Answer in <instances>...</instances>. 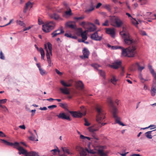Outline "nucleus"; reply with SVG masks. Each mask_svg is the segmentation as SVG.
Listing matches in <instances>:
<instances>
[{"label": "nucleus", "instance_id": "obj_1", "mask_svg": "<svg viewBox=\"0 0 156 156\" xmlns=\"http://www.w3.org/2000/svg\"><path fill=\"white\" fill-rule=\"evenodd\" d=\"M107 101L110 108V110L112 113L113 116L115 119V123H118L120 125L122 126H125V125L120 121V118L118 117L117 115V114L118 112V110L114 105L111 98H108Z\"/></svg>", "mask_w": 156, "mask_h": 156}, {"label": "nucleus", "instance_id": "obj_2", "mask_svg": "<svg viewBox=\"0 0 156 156\" xmlns=\"http://www.w3.org/2000/svg\"><path fill=\"white\" fill-rule=\"evenodd\" d=\"M44 46L47 52L46 55L47 62L48 63V66L51 67V62L50 56H52V45L50 43L48 42L47 45L46 44H44Z\"/></svg>", "mask_w": 156, "mask_h": 156}, {"label": "nucleus", "instance_id": "obj_3", "mask_svg": "<svg viewBox=\"0 0 156 156\" xmlns=\"http://www.w3.org/2000/svg\"><path fill=\"white\" fill-rule=\"evenodd\" d=\"M73 82V81L72 80H70L68 83L65 82L62 80L60 81L61 83L64 87V88L62 87L59 88V90L62 93L66 95L69 94V92L67 87H71L72 86Z\"/></svg>", "mask_w": 156, "mask_h": 156}, {"label": "nucleus", "instance_id": "obj_4", "mask_svg": "<svg viewBox=\"0 0 156 156\" xmlns=\"http://www.w3.org/2000/svg\"><path fill=\"white\" fill-rule=\"evenodd\" d=\"M97 112L96 121L99 123H101V122L105 118V113L103 112L101 107L97 106L96 108Z\"/></svg>", "mask_w": 156, "mask_h": 156}, {"label": "nucleus", "instance_id": "obj_5", "mask_svg": "<svg viewBox=\"0 0 156 156\" xmlns=\"http://www.w3.org/2000/svg\"><path fill=\"white\" fill-rule=\"evenodd\" d=\"M55 26V23L52 21H50L45 24L43 25L42 29L44 32L47 33L53 29Z\"/></svg>", "mask_w": 156, "mask_h": 156}, {"label": "nucleus", "instance_id": "obj_6", "mask_svg": "<svg viewBox=\"0 0 156 156\" xmlns=\"http://www.w3.org/2000/svg\"><path fill=\"white\" fill-rule=\"evenodd\" d=\"M122 37L123 38L125 44L130 45L132 44H135V41L131 37L129 33H123L122 34Z\"/></svg>", "mask_w": 156, "mask_h": 156}, {"label": "nucleus", "instance_id": "obj_7", "mask_svg": "<svg viewBox=\"0 0 156 156\" xmlns=\"http://www.w3.org/2000/svg\"><path fill=\"white\" fill-rule=\"evenodd\" d=\"M127 49L129 52L128 57H134L137 54L136 46L135 45H133L132 46L127 48Z\"/></svg>", "mask_w": 156, "mask_h": 156}, {"label": "nucleus", "instance_id": "obj_8", "mask_svg": "<svg viewBox=\"0 0 156 156\" xmlns=\"http://www.w3.org/2000/svg\"><path fill=\"white\" fill-rule=\"evenodd\" d=\"M111 20L112 21H114L116 27H120L123 24V22L118 17L113 16L111 18Z\"/></svg>", "mask_w": 156, "mask_h": 156}, {"label": "nucleus", "instance_id": "obj_9", "mask_svg": "<svg viewBox=\"0 0 156 156\" xmlns=\"http://www.w3.org/2000/svg\"><path fill=\"white\" fill-rule=\"evenodd\" d=\"M65 27H69L73 29H75L76 28V22L74 21H69L65 23Z\"/></svg>", "mask_w": 156, "mask_h": 156}, {"label": "nucleus", "instance_id": "obj_10", "mask_svg": "<svg viewBox=\"0 0 156 156\" xmlns=\"http://www.w3.org/2000/svg\"><path fill=\"white\" fill-rule=\"evenodd\" d=\"M68 112L74 118H80L83 115V113L80 111H72L68 110Z\"/></svg>", "mask_w": 156, "mask_h": 156}, {"label": "nucleus", "instance_id": "obj_11", "mask_svg": "<svg viewBox=\"0 0 156 156\" xmlns=\"http://www.w3.org/2000/svg\"><path fill=\"white\" fill-rule=\"evenodd\" d=\"M83 55L80 56V57L82 59L84 58H88L90 54V52L86 48H83L82 51Z\"/></svg>", "mask_w": 156, "mask_h": 156}, {"label": "nucleus", "instance_id": "obj_12", "mask_svg": "<svg viewBox=\"0 0 156 156\" xmlns=\"http://www.w3.org/2000/svg\"><path fill=\"white\" fill-rule=\"evenodd\" d=\"M91 38L95 41H100L102 39V36H99L98 31H96L91 35Z\"/></svg>", "mask_w": 156, "mask_h": 156}, {"label": "nucleus", "instance_id": "obj_13", "mask_svg": "<svg viewBox=\"0 0 156 156\" xmlns=\"http://www.w3.org/2000/svg\"><path fill=\"white\" fill-rule=\"evenodd\" d=\"M57 116L59 119H66L69 121L71 120V119L69 117L67 116L65 113L64 112L60 113L58 115H57Z\"/></svg>", "mask_w": 156, "mask_h": 156}, {"label": "nucleus", "instance_id": "obj_14", "mask_svg": "<svg viewBox=\"0 0 156 156\" xmlns=\"http://www.w3.org/2000/svg\"><path fill=\"white\" fill-rule=\"evenodd\" d=\"M121 62L120 61H115L112 64L110 65L109 66L114 69H117L121 65Z\"/></svg>", "mask_w": 156, "mask_h": 156}, {"label": "nucleus", "instance_id": "obj_15", "mask_svg": "<svg viewBox=\"0 0 156 156\" xmlns=\"http://www.w3.org/2000/svg\"><path fill=\"white\" fill-rule=\"evenodd\" d=\"M79 30L81 33V36L83 39L82 40V42H84V41L87 39L86 31H85L83 32L81 28H79Z\"/></svg>", "mask_w": 156, "mask_h": 156}, {"label": "nucleus", "instance_id": "obj_16", "mask_svg": "<svg viewBox=\"0 0 156 156\" xmlns=\"http://www.w3.org/2000/svg\"><path fill=\"white\" fill-rule=\"evenodd\" d=\"M37 66L39 69L40 74L42 76L44 75H46L47 74V72L43 69H42L39 63H37L36 64Z\"/></svg>", "mask_w": 156, "mask_h": 156}, {"label": "nucleus", "instance_id": "obj_17", "mask_svg": "<svg viewBox=\"0 0 156 156\" xmlns=\"http://www.w3.org/2000/svg\"><path fill=\"white\" fill-rule=\"evenodd\" d=\"M148 67L151 73L152 74L154 78L156 80V73L154 69L152 68V66L149 64L148 65Z\"/></svg>", "mask_w": 156, "mask_h": 156}, {"label": "nucleus", "instance_id": "obj_18", "mask_svg": "<svg viewBox=\"0 0 156 156\" xmlns=\"http://www.w3.org/2000/svg\"><path fill=\"white\" fill-rule=\"evenodd\" d=\"M106 31L107 33L110 34L112 37H114L115 35V31L113 29L106 28Z\"/></svg>", "mask_w": 156, "mask_h": 156}, {"label": "nucleus", "instance_id": "obj_19", "mask_svg": "<svg viewBox=\"0 0 156 156\" xmlns=\"http://www.w3.org/2000/svg\"><path fill=\"white\" fill-rule=\"evenodd\" d=\"M151 96L152 97L154 96L156 94V86L154 87L152 86L151 87Z\"/></svg>", "mask_w": 156, "mask_h": 156}, {"label": "nucleus", "instance_id": "obj_20", "mask_svg": "<svg viewBox=\"0 0 156 156\" xmlns=\"http://www.w3.org/2000/svg\"><path fill=\"white\" fill-rule=\"evenodd\" d=\"M0 140L2 141V142L3 143V144H5L9 146H14V145H15V143H12L11 142H9L7 140H4V139H0Z\"/></svg>", "mask_w": 156, "mask_h": 156}, {"label": "nucleus", "instance_id": "obj_21", "mask_svg": "<svg viewBox=\"0 0 156 156\" xmlns=\"http://www.w3.org/2000/svg\"><path fill=\"white\" fill-rule=\"evenodd\" d=\"M121 54L122 56L128 57L129 52H128L127 48H123Z\"/></svg>", "mask_w": 156, "mask_h": 156}, {"label": "nucleus", "instance_id": "obj_22", "mask_svg": "<svg viewBox=\"0 0 156 156\" xmlns=\"http://www.w3.org/2000/svg\"><path fill=\"white\" fill-rule=\"evenodd\" d=\"M135 65L137 68L138 70L139 71H140V72H141L145 68L144 65L141 66L140 63L138 62H136V63H135Z\"/></svg>", "mask_w": 156, "mask_h": 156}, {"label": "nucleus", "instance_id": "obj_23", "mask_svg": "<svg viewBox=\"0 0 156 156\" xmlns=\"http://www.w3.org/2000/svg\"><path fill=\"white\" fill-rule=\"evenodd\" d=\"M154 131V130L147 131L145 133V135L147 138L151 139L152 137V136L151 135V133L152 132Z\"/></svg>", "mask_w": 156, "mask_h": 156}, {"label": "nucleus", "instance_id": "obj_24", "mask_svg": "<svg viewBox=\"0 0 156 156\" xmlns=\"http://www.w3.org/2000/svg\"><path fill=\"white\" fill-rule=\"evenodd\" d=\"M94 9V7L93 5V3L92 2H91L90 9H86L85 11V12L87 13H88L93 10Z\"/></svg>", "mask_w": 156, "mask_h": 156}, {"label": "nucleus", "instance_id": "obj_25", "mask_svg": "<svg viewBox=\"0 0 156 156\" xmlns=\"http://www.w3.org/2000/svg\"><path fill=\"white\" fill-rule=\"evenodd\" d=\"M90 24L92 26V27H90L88 28V30L90 32L94 31L96 29V27L93 23H90Z\"/></svg>", "mask_w": 156, "mask_h": 156}, {"label": "nucleus", "instance_id": "obj_26", "mask_svg": "<svg viewBox=\"0 0 156 156\" xmlns=\"http://www.w3.org/2000/svg\"><path fill=\"white\" fill-rule=\"evenodd\" d=\"M88 129L90 132L94 133V132L98 131L99 128H95L93 126H90L88 127Z\"/></svg>", "mask_w": 156, "mask_h": 156}, {"label": "nucleus", "instance_id": "obj_27", "mask_svg": "<svg viewBox=\"0 0 156 156\" xmlns=\"http://www.w3.org/2000/svg\"><path fill=\"white\" fill-rule=\"evenodd\" d=\"M98 154L100 156H107V153L104 152L102 150L98 149Z\"/></svg>", "mask_w": 156, "mask_h": 156}, {"label": "nucleus", "instance_id": "obj_28", "mask_svg": "<svg viewBox=\"0 0 156 156\" xmlns=\"http://www.w3.org/2000/svg\"><path fill=\"white\" fill-rule=\"evenodd\" d=\"M50 17L51 18L55 20L58 19L59 18V16L56 13H54L50 15Z\"/></svg>", "mask_w": 156, "mask_h": 156}, {"label": "nucleus", "instance_id": "obj_29", "mask_svg": "<svg viewBox=\"0 0 156 156\" xmlns=\"http://www.w3.org/2000/svg\"><path fill=\"white\" fill-rule=\"evenodd\" d=\"M60 30L59 29H58L55 31L51 33V35L52 37H54L57 35H59V33H57V32Z\"/></svg>", "mask_w": 156, "mask_h": 156}, {"label": "nucleus", "instance_id": "obj_30", "mask_svg": "<svg viewBox=\"0 0 156 156\" xmlns=\"http://www.w3.org/2000/svg\"><path fill=\"white\" fill-rule=\"evenodd\" d=\"M39 51L40 52L41 54V59H44L45 56V52L44 51L42 48H40L39 49Z\"/></svg>", "mask_w": 156, "mask_h": 156}, {"label": "nucleus", "instance_id": "obj_31", "mask_svg": "<svg viewBox=\"0 0 156 156\" xmlns=\"http://www.w3.org/2000/svg\"><path fill=\"white\" fill-rule=\"evenodd\" d=\"M76 84L81 89H83L84 88V85L82 81H79L77 82Z\"/></svg>", "mask_w": 156, "mask_h": 156}, {"label": "nucleus", "instance_id": "obj_32", "mask_svg": "<svg viewBox=\"0 0 156 156\" xmlns=\"http://www.w3.org/2000/svg\"><path fill=\"white\" fill-rule=\"evenodd\" d=\"M62 150L63 151V152L64 153H66L67 154H71V153H70L69 151V149L66 147H62Z\"/></svg>", "mask_w": 156, "mask_h": 156}, {"label": "nucleus", "instance_id": "obj_33", "mask_svg": "<svg viewBox=\"0 0 156 156\" xmlns=\"http://www.w3.org/2000/svg\"><path fill=\"white\" fill-rule=\"evenodd\" d=\"M103 7L106 9L108 11L110 12L111 11V6L109 4H105L103 5Z\"/></svg>", "mask_w": 156, "mask_h": 156}, {"label": "nucleus", "instance_id": "obj_34", "mask_svg": "<svg viewBox=\"0 0 156 156\" xmlns=\"http://www.w3.org/2000/svg\"><path fill=\"white\" fill-rule=\"evenodd\" d=\"M51 151L53 155H55L57 152H59V151L58 148L57 147V149L52 150Z\"/></svg>", "mask_w": 156, "mask_h": 156}, {"label": "nucleus", "instance_id": "obj_35", "mask_svg": "<svg viewBox=\"0 0 156 156\" xmlns=\"http://www.w3.org/2000/svg\"><path fill=\"white\" fill-rule=\"evenodd\" d=\"M25 7L27 8L29 7L31 8L33 7V4L31 2L29 1L26 4Z\"/></svg>", "mask_w": 156, "mask_h": 156}, {"label": "nucleus", "instance_id": "obj_36", "mask_svg": "<svg viewBox=\"0 0 156 156\" xmlns=\"http://www.w3.org/2000/svg\"><path fill=\"white\" fill-rule=\"evenodd\" d=\"M31 135V136L29 137V139L30 140L32 141H34L35 140V136L33 134V133L30 132H29Z\"/></svg>", "mask_w": 156, "mask_h": 156}, {"label": "nucleus", "instance_id": "obj_37", "mask_svg": "<svg viewBox=\"0 0 156 156\" xmlns=\"http://www.w3.org/2000/svg\"><path fill=\"white\" fill-rule=\"evenodd\" d=\"M85 18V16H83L80 17H74L73 18V19L75 20H82L84 19Z\"/></svg>", "mask_w": 156, "mask_h": 156}, {"label": "nucleus", "instance_id": "obj_38", "mask_svg": "<svg viewBox=\"0 0 156 156\" xmlns=\"http://www.w3.org/2000/svg\"><path fill=\"white\" fill-rule=\"evenodd\" d=\"M91 65L92 66L97 69H98V68L100 66H99L97 64H91Z\"/></svg>", "mask_w": 156, "mask_h": 156}, {"label": "nucleus", "instance_id": "obj_39", "mask_svg": "<svg viewBox=\"0 0 156 156\" xmlns=\"http://www.w3.org/2000/svg\"><path fill=\"white\" fill-rule=\"evenodd\" d=\"M116 81L117 80L114 77H113V78L111 79V82L114 84H116Z\"/></svg>", "mask_w": 156, "mask_h": 156}, {"label": "nucleus", "instance_id": "obj_40", "mask_svg": "<svg viewBox=\"0 0 156 156\" xmlns=\"http://www.w3.org/2000/svg\"><path fill=\"white\" fill-rule=\"evenodd\" d=\"M16 23L18 24L19 25L21 26H23L24 24V23L23 21L19 20H17L16 21Z\"/></svg>", "mask_w": 156, "mask_h": 156}, {"label": "nucleus", "instance_id": "obj_41", "mask_svg": "<svg viewBox=\"0 0 156 156\" xmlns=\"http://www.w3.org/2000/svg\"><path fill=\"white\" fill-rule=\"evenodd\" d=\"M86 150L88 153H90V154H94L95 153L94 151L93 150L90 149H88L87 148H86Z\"/></svg>", "mask_w": 156, "mask_h": 156}, {"label": "nucleus", "instance_id": "obj_42", "mask_svg": "<svg viewBox=\"0 0 156 156\" xmlns=\"http://www.w3.org/2000/svg\"><path fill=\"white\" fill-rule=\"evenodd\" d=\"M0 58L1 59L4 60L5 59V57L4 56V54H3L2 51H1L0 53Z\"/></svg>", "mask_w": 156, "mask_h": 156}, {"label": "nucleus", "instance_id": "obj_43", "mask_svg": "<svg viewBox=\"0 0 156 156\" xmlns=\"http://www.w3.org/2000/svg\"><path fill=\"white\" fill-rule=\"evenodd\" d=\"M98 73L102 76H105V73L101 70H98Z\"/></svg>", "mask_w": 156, "mask_h": 156}, {"label": "nucleus", "instance_id": "obj_44", "mask_svg": "<svg viewBox=\"0 0 156 156\" xmlns=\"http://www.w3.org/2000/svg\"><path fill=\"white\" fill-rule=\"evenodd\" d=\"M65 12L66 14L67 15H71L72 14L71 10L70 9H69V11H66Z\"/></svg>", "mask_w": 156, "mask_h": 156}, {"label": "nucleus", "instance_id": "obj_45", "mask_svg": "<svg viewBox=\"0 0 156 156\" xmlns=\"http://www.w3.org/2000/svg\"><path fill=\"white\" fill-rule=\"evenodd\" d=\"M7 100L6 99L0 100V104H4L5 103Z\"/></svg>", "mask_w": 156, "mask_h": 156}, {"label": "nucleus", "instance_id": "obj_46", "mask_svg": "<svg viewBox=\"0 0 156 156\" xmlns=\"http://www.w3.org/2000/svg\"><path fill=\"white\" fill-rule=\"evenodd\" d=\"M57 107V105H52L50 106H49L48 107V108L50 109H52L54 108H56Z\"/></svg>", "mask_w": 156, "mask_h": 156}, {"label": "nucleus", "instance_id": "obj_47", "mask_svg": "<svg viewBox=\"0 0 156 156\" xmlns=\"http://www.w3.org/2000/svg\"><path fill=\"white\" fill-rule=\"evenodd\" d=\"M108 23V21L107 20L105 21L104 23L102 24V25L103 26H108L109 25Z\"/></svg>", "mask_w": 156, "mask_h": 156}, {"label": "nucleus", "instance_id": "obj_48", "mask_svg": "<svg viewBox=\"0 0 156 156\" xmlns=\"http://www.w3.org/2000/svg\"><path fill=\"white\" fill-rule=\"evenodd\" d=\"M139 78L141 80V82H142V81L144 80V79L143 78L142 75L141 73H139Z\"/></svg>", "mask_w": 156, "mask_h": 156}, {"label": "nucleus", "instance_id": "obj_49", "mask_svg": "<svg viewBox=\"0 0 156 156\" xmlns=\"http://www.w3.org/2000/svg\"><path fill=\"white\" fill-rule=\"evenodd\" d=\"M140 34L142 35H147V34L146 32L144 31L141 30L140 32Z\"/></svg>", "mask_w": 156, "mask_h": 156}, {"label": "nucleus", "instance_id": "obj_50", "mask_svg": "<svg viewBox=\"0 0 156 156\" xmlns=\"http://www.w3.org/2000/svg\"><path fill=\"white\" fill-rule=\"evenodd\" d=\"M133 20L132 21V23L135 25H137L139 24L138 22L134 19H133Z\"/></svg>", "mask_w": 156, "mask_h": 156}, {"label": "nucleus", "instance_id": "obj_51", "mask_svg": "<svg viewBox=\"0 0 156 156\" xmlns=\"http://www.w3.org/2000/svg\"><path fill=\"white\" fill-rule=\"evenodd\" d=\"M55 71L56 73L58 74L60 76H61L62 75V73L61 72H60L57 69H55Z\"/></svg>", "mask_w": 156, "mask_h": 156}, {"label": "nucleus", "instance_id": "obj_52", "mask_svg": "<svg viewBox=\"0 0 156 156\" xmlns=\"http://www.w3.org/2000/svg\"><path fill=\"white\" fill-rule=\"evenodd\" d=\"M65 36L71 38L72 34H68L67 33H66L65 34Z\"/></svg>", "mask_w": 156, "mask_h": 156}, {"label": "nucleus", "instance_id": "obj_53", "mask_svg": "<svg viewBox=\"0 0 156 156\" xmlns=\"http://www.w3.org/2000/svg\"><path fill=\"white\" fill-rule=\"evenodd\" d=\"M85 123L84 124V125L87 126H88L90 125V123L88 122L87 121V120L86 119H85Z\"/></svg>", "mask_w": 156, "mask_h": 156}, {"label": "nucleus", "instance_id": "obj_54", "mask_svg": "<svg viewBox=\"0 0 156 156\" xmlns=\"http://www.w3.org/2000/svg\"><path fill=\"white\" fill-rule=\"evenodd\" d=\"M59 29L60 30L59 31H60V32H57V33H59L60 35L62 34L64 32V30L62 29V28H60Z\"/></svg>", "mask_w": 156, "mask_h": 156}, {"label": "nucleus", "instance_id": "obj_55", "mask_svg": "<svg viewBox=\"0 0 156 156\" xmlns=\"http://www.w3.org/2000/svg\"><path fill=\"white\" fill-rule=\"evenodd\" d=\"M0 136L4 137L6 136V135L2 132L0 131Z\"/></svg>", "mask_w": 156, "mask_h": 156}, {"label": "nucleus", "instance_id": "obj_56", "mask_svg": "<svg viewBox=\"0 0 156 156\" xmlns=\"http://www.w3.org/2000/svg\"><path fill=\"white\" fill-rule=\"evenodd\" d=\"M122 72L121 73V75L122 76H123L124 75V68L123 67H122Z\"/></svg>", "mask_w": 156, "mask_h": 156}, {"label": "nucleus", "instance_id": "obj_57", "mask_svg": "<svg viewBox=\"0 0 156 156\" xmlns=\"http://www.w3.org/2000/svg\"><path fill=\"white\" fill-rule=\"evenodd\" d=\"M59 106L60 107L62 108H65V104L61 103H59Z\"/></svg>", "mask_w": 156, "mask_h": 156}, {"label": "nucleus", "instance_id": "obj_58", "mask_svg": "<svg viewBox=\"0 0 156 156\" xmlns=\"http://www.w3.org/2000/svg\"><path fill=\"white\" fill-rule=\"evenodd\" d=\"M80 156H86V154L84 151H82L80 153Z\"/></svg>", "mask_w": 156, "mask_h": 156}, {"label": "nucleus", "instance_id": "obj_59", "mask_svg": "<svg viewBox=\"0 0 156 156\" xmlns=\"http://www.w3.org/2000/svg\"><path fill=\"white\" fill-rule=\"evenodd\" d=\"M85 24L86 23L84 21H83L80 23V25L83 27H84L85 26Z\"/></svg>", "mask_w": 156, "mask_h": 156}, {"label": "nucleus", "instance_id": "obj_60", "mask_svg": "<svg viewBox=\"0 0 156 156\" xmlns=\"http://www.w3.org/2000/svg\"><path fill=\"white\" fill-rule=\"evenodd\" d=\"M19 127L21 129H25L26 128L25 126L24 125L19 126Z\"/></svg>", "mask_w": 156, "mask_h": 156}, {"label": "nucleus", "instance_id": "obj_61", "mask_svg": "<svg viewBox=\"0 0 156 156\" xmlns=\"http://www.w3.org/2000/svg\"><path fill=\"white\" fill-rule=\"evenodd\" d=\"M39 109L41 110H46L47 109V108L46 107H41Z\"/></svg>", "mask_w": 156, "mask_h": 156}, {"label": "nucleus", "instance_id": "obj_62", "mask_svg": "<svg viewBox=\"0 0 156 156\" xmlns=\"http://www.w3.org/2000/svg\"><path fill=\"white\" fill-rule=\"evenodd\" d=\"M36 111L35 109L32 110L31 111V112H32L31 114L32 116L33 115L35 114Z\"/></svg>", "mask_w": 156, "mask_h": 156}, {"label": "nucleus", "instance_id": "obj_63", "mask_svg": "<svg viewBox=\"0 0 156 156\" xmlns=\"http://www.w3.org/2000/svg\"><path fill=\"white\" fill-rule=\"evenodd\" d=\"M101 5V3H98L96 6V8L97 9Z\"/></svg>", "mask_w": 156, "mask_h": 156}, {"label": "nucleus", "instance_id": "obj_64", "mask_svg": "<svg viewBox=\"0 0 156 156\" xmlns=\"http://www.w3.org/2000/svg\"><path fill=\"white\" fill-rule=\"evenodd\" d=\"M130 156H140V155L139 154H133L131 155Z\"/></svg>", "mask_w": 156, "mask_h": 156}]
</instances>
